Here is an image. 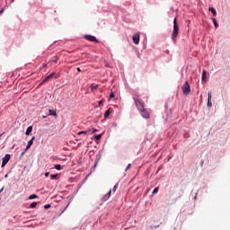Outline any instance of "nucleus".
Here are the masks:
<instances>
[{"label": "nucleus", "mask_w": 230, "mask_h": 230, "mask_svg": "<svg viewBox=\"0 0 230 230\" xmlns=\"http://www.w3.org/2000/svg\"><path fill=\"white\" fill-rule=\"evenodd\" d=\"M133 100L135 102V105H136L137 111H141V110L145 109V102H143V100H141L139 98V96L134 95Z\"/></svg>", "instance_id": "obj_1"}, {"label": "nucleus", "mask_w": 230, "mask_h": 230, "mask_svg": "<svg viewBox=\"0 0 230 230\" xmlns=\"http://www.w3.org/2000/svg\"><path fill=\"white\" fill-rule=\"evenodd\" d=\"M177 35H179V25H177V18H174L173 31H172V36L173 42H175V40H177Z\"/></svg>", "instance_id": "obj_2"}, {"label": "nucleus", "mask_w": 230, "mask_h": 230, "mask_svg": "<svg viewBox=\"0 0 230 230\" xmlns=\"http://www.w3.org/2000/svg\"><path fill=\"white\" fill-rule=\"evenodd\" d=\"M181 91L185 95H188L190 94V93H191V88L190 87V84H188V81H186L184 85H182Z\"/></svg>", "instance_id": "obj_3"}, {"label": "nucleus", "mask_w": 230, "mask_h": 230, "mask_svg": "<svg viewBox=\"0 0 230 230\" xmlns=\"http://www.w3.org/2000/svg\"><path fill=\"white\" fill-rule=\"evenodd\" d=\"M138 112L141 114L142 118H145L146 119H149L150 112L147 111V110L146 108L139 110Z\"/></svg>", "instance_id": "obj_4"}, {"label": "nucleus", "mask_w": 230, "mask_h": 230, "mask_svg": "<svg viewBox=\"0 0 230 230\" xmlns=\"http://www.w3.org/2000/svg\"><path fill=\"white\" fill-rule=\"evenodd\" d=\"M55 75V72L50 74L49 75H48L47 77H45L41 83L39 84V86L40 87V85H44V84H46V82H49V80H51V78H53V76Z\"/></svg>", "instance_id": "obj_5"}, {"label": "nucleus", "mask_w": 230, "mask_h": 230, "mask_svg": "<svg viewBox=\"0 0 230 230\" xmlns=\"http://www.w3.org/2000/svg\"><path fill=\"white\" fill-rule=\"evenodd\" d=\"M84 39L86 40H89L90 42H98V39H96V37L92 36V35H85Z\"/></svg>", "instance_id": "obj_6"}, {"label": "nucleus", "mask_w": 230, "mask_h": 230, "mask_svg": "<svg viewBox=\"0 0 230 230\" xmlns=\"http://www.w3.org/2000/svg\"><path fill=\"white\" fill-rule=\"evenodd\" d=\"M2 168H4V166H6V164L8 163V161H10V155H5V156L4 158H2Z\"/></svg>", "instance_id": "obj_7"}, {"label": "nucleus", "mask_w": 230, "mask_h": 230, "mask_svg": "<svg viewBox=\"0 0 230 230\" xmlns=\"http://www.w3.org/2000/svg\"><path fill=\"white\" fill-rule=\"evenodd\" d=\"M33 141H35V137H32L31 139L28 142L27 146L25 148V152L31 148V145H33Z\"/></svg>", "instance_id": "obj_8"}, {"label": "nucleus", "mask_w": 230, "mask_h": 230, "mask_svg": "<svg viewBox=\"0 0 230 230\" xmlns=\"http://www.w3.org/2000/svg\"><path fill=\"white\" fill-rule=\"evenodd\" d=\"M134 44H139V33H135L132 37Z\"/></svg>", "instance_id": "obj_9"}, {"label": "nucleus", "mask_w": 230, "mask_h": 230, "mask_svg": "<svg viewBox=\"0 0 230 230\" xmlns=\"http://www.w3.org/2000/svg\"><path fill=\"white\" fill-rule=\"evenodd\" d=\"M208 107H212L213 103L211 102V98H212V95H211V92H208Z\"/></svg>", "instance_id": "obj_10"}, {"label": "nucleus", "mask_w": 230, "mask_h": 230, "mask_svg": "<svg viewBox=\"0 0 230 230\" xmlns=\"http://www.w3.org/2000/svg\"><path fill=\"white\" fill-rule=\"evenodd\" d=\"M111 193H112V190H110L109 192H108V194L105 195V196L102 198V200H104V202L107 201V200H109V199H111Z\"/></svg>", "instance_id": "obj_11"}, {"label": "nucleus", "mask_w": 230, "mask_h": 230, "mask_svg": "<svg viewBox=\"0 0 230 230\" xmlns=\"http://www.w3.org/2000/svg\"><path fill=\"white\" fill-rule=\"evenodd\" d=\"M31 130H33V127L32 126L28 127L25 132L26 136H30L31 134Z\"/></svg>", "instance_id": "obj_12"}, {"label": "nucleus", "mask_w": 230, "mask_h": 230, "mask_svg": "<svg viewBox=\"0 0 230 230\" xmlns=\"http://www.w3.org/2000/svg\"><path fill=\"white\" fill-rule=\"evenodd\" d=\"M49 116H57V111L53 110H49Z\"/></svg>", "instance_id": "obj_13"}, {"label": "nucleus", "mask_w": 230, "mask_h": 230, "mask_svg": "<svg viewBox=\"0 0 230 230\" xmlns=\"http://www.w3.org/2000/svg\"><path fill=\"white\" fill-rule=\"evenodd\" d=\"M208 10H209V12H211V13H213V15H214L215 17H217V10H215V8L210 7Z\"/></svg>", "instance_id": "obj_14"}, {"label": "nucleus", "mask_w": 230, "mask_h": 230, "mask_svg": "<svg viewBox=\"0 0 230 230\" xmlns=\"http://www.w3.org/2000/svg\"><path fill=\"white\" fill-rule=\"evenodd\" d=\"M111 116V109L107 110L104 113V118H109Z\"/></svg>", "instance_id": "obj_15"}, {"label": "nucleus", "mask_w": 230, "mask_h": 230, "mask_svg": "<svg viewBox=\"0 0 230 230\" xmlns=\"http://www.w3.org/2000/svg\"><path fill=\"white\" fill-rule=\"evenodd\" d=\"M212 22H213L215 28H217V27H218V22H217V19L213 18V19H212Z\"/></svg>", "instance_id": "obj_16"}, {"label": "nucleus", "mask_w": 230, "mask_h": 230, "mask_svg": "<svg viewBox=\"0 0 230 230\" xmlns=\"http://www.w3.org/2000/svg\"><path fill=\"white\" fill-rule=\"evenodd\" d=\"M39 196H37L36 194H32L29 197V200H33V199H38Z\"/></svg>", "instance_id": "obj_17"}, {"label": "nucleus", "mask_w": 230, "mask_h": 230, "mask_svg": "<svg viewBox=\"0 0 230 230\" xmlns=\"http://www.w3.org/2000/svg\"><path fill=\"white\" fill-rule=\"evenodd\" d=\"M94 139H95L96 141H100V139H102V134H100V135H95V136H94Z\"/></svg>", "instance_id": "obj_18"}, {"label": "nucleus", "mask_w": 230, "mask_h": 230, "mask_svg": "<svg viewBox=\"0 0 230 230\" xmlns=\"http://www.w3.org/2000/svg\"><path fill=\"white\" fill-rule=\"evenodd\" d=\"M57 177H58V174H51L50 175V179H52V181L57 180Z\"/></svg>", "instance_id": "obj_19"}, {"label": "nucleus", "mask_w": 230, "mask_h": 230, "mask_svg": "<svg viewBox=\"0 0 230 230\" xmlns=\"http://www.w3.org/2000/svg\"><path fill=\"white\" fill-rule=\"evenodd\" d=\"M30 208L31 209H33L34 208H37V202H32L31 205H30Z\"/></svg>", "instance_id": "obj_20"}, {"label": "nucleus", "mask_w": 230, "mask_h": 230, "mask_svg": "<svg viewBox=\"0 0 230 230\" xmlns=\"http://www.w3.org/2000/svg\"><path fill=\"white\" fill-rule=\"evenodd\" d=\"M91 89H92V91L98 89V84H92Z\"/></svg>", "instance_id": "obj_21"}, {"label": "nucleus", "mask_w": 230, "mask_h": 230, "mask_svg": "<svg viewBox=\"0 0 230 230\" xmlns=\"http://www.w3.org/2000/svg\"><path fill=\"white\" fill-rule=\"evenodd\" d=\"M52 62H54L55 64H57V62H58V57H54L53 58H52Z\"/></svg>", "instance_id": "obj_22"}, {"label": "nucleus", "mask_w": 230, "mask_h": 230, "mask_svg": "<svg viewBox=\"0 0 230 230\" xmlns=\"http://www.w3.org/2000/svg\"><path fill=\"white\" fill-rule=\"evenodd\" d=\"M159 192V187L155 188V190H153V195H155V193Z\"/></svg>", "instance_id": "obj_23"}, {"label": "nucleus", "mask_w": 230, "mask_h": 230, "mask_svg": "<svg viewBox=\"0 0 230 230\" xmlns=\"http://www.w3.org/2000/svg\"><path fill=\"white\" fill-rule=\"evenodd\" d=\"M55 169H56V170H62V165H60V164H56V165H55Z\"/></svg>", "instance_id": "obj_24"}, {"label": "nucleus", "mask_w": 230, "mask_h": 230, "mask_svg": "<svg viewBox=\"0 0 230 230\" xmlns=\"http://www.w3.org/2000/svg\"><path fill=\"white\" fill-rule=\"evenodd\" d=\"M77 134H78V136H82V134L86 135V134H87V131H80V132H78Z\"/></svg>", "instance_id": "obj_25"}, {"label": "nucleus", "mask_w": 230, "mask_h": 230, "mask_svg": "<svg viewBox=\"0 0 230 230\" xmlns=\"http://www.w3.org/2000/svg\"><path fill=\"white\" fill-rule=\"evenodd\" d=\"M206 78V72L205 70L202 72V80L204 81Z\"/></svg>", "instance_id": "obj_26"}, {"label": "nucleus", "mask_w": 230, "mask_h": 230, "mask_svg": "<svg viewBox=\"0 0 230 230\" xmlns=\"http://www.w3.org/2000/svg\"><path fill=\"white\" fill-rule=\"evenodd\" d=\"M115 94H114V92H111V93H110V98H115Z\"/></svg>", "instance_id": "obj_27"}, {"label": "nucleus", "mask_w": 230, "mask_h": 230, "mask_svg": "<svg viewBox=\"0 0 230 230\" xmlns=\"http://www.w3.org/2000/svg\"><path fill=\"white\" fill-rule=\"evenodd\" d=\"M49 208H51V205H49V204H47V205H45V207H44L45 209H49Z\"/></svg>", "instance_id": "obj_28"}, {"label": "nucleus", "mask_w": 230, "mask_h": 230, "mask_svg": "<svg viewBox=\"0 0 230 230\" xmlns=\"http://www.w3.org/2000/svg\"><path fill=\"white\" fill-rule=\"evenodd\" d=\"M130 166H131L130 164H128V166L126 167V172H127L128 170H130Z\"/></svg>", "instance_id": "obj_29"}, {"label": "nucleus", "mask_w": 230, "mask_h": 230, "mask_svg": "<svg viewBox=\"0 0 230 230\" xmlns=\"http://www.w3.org/2000/svg\"><path fill=\"white\" fill-rule=\"evenodd\" d=\"M116 190H118V186H117V185H115V186L113 187V192H116Z\"/></svg>", "instance_id": "obj_30"}, {"label": "nucleus", "mask_w": 230, "mask_h": 230, "mask_svg": "<svg viewBox=\"0 0 230 230\" xmlns=\"http://www.w3.org/2000/svg\"><path fill=\"white\" fill-rule=\"evenodd\" d=\"M94 132H98V129L93 128V131H92V134H94Z\"/></svg>", "instance_id": "obj_31"}, {"label": "nucleus", "mask_w": 230, "mask_h": 230, "mask_svg": "<svg viewBox=\"0 0 230 230\" xmlns=\"http://www.w3.org/2000/svg\"><path fill=\"white\" fill-rule=\"evenodd\" d=\"M103 103V100L99 101V105H102Z\"/></svg>", "instance_id": "obj_32"}, {"label": "nucleus", "mask_w": 230, "mask_h": 230, "mask_svg": "<svg viewBox=\"0 0 230 230\" xmlns=\"http://www.w3.org/2000/svg\"><path fill=\"white\" fill-rule=\"evenodd\" d=\"M45 177H49V172H45Z\"/></svg>", "instance_id": "obj_33"}, {"label": "nucleus", "mask_w": 230, "mask_h": 230, "mask_svg": "<svg viewBox=\"0 0 230 230\" xmlns=\"http://www.w3.org/2000/svg\"><path fill=\"white\" fill-rule=\"evenodd\" d=\"M200 164L201 166H204V160H201Z\"/></svg>", "instance_id": "obj_34"}, {"label": "nucleus", "mask_w": 230, "mask_h": 230, "mask_svg": "<svg viewBox=\"0 0 230 230\" xmlns=\"http://www.w3.org/2000/svg\"><path fill=\"white\" fill-rule=\"evenodd\" d=\"M47 66H48L47 64H43V65H42V67H43V68H44V67H47Z\"/></svg>", "instance_id": "obj_35"}, {"label": "nucleus", "mask_w": 230, "mask_h": 230, "mask_svg": "<svg viewBox=\"0 0 230 230\" xmlns=\"http://www.w3.org/2000/svg\"><path fill=\"white\" fill-rule=\"evenodd\" d=\"M137 57H138V58H141V56L139 55V53L137 54Z\"/></svg>", "instance_id": "obj_36"}, {"label": "nucleus", "mask_w": 230, "mask_h": 230, "mask_svg": "<svg viewBox=\"0 0 230 230\" xmlns=\"http://www.w3.org/2000/svg\"><path fill=\"white\" fill-rule=\"evenodd\" d=\"M4 177H5V179H6V178L8 177V174H5Z\"/></svg>", "instance_id": "obj_37"}, {"label": "nucleus", "mask_w": 230, "mask_h": 230, "mask_svg": "<svg viewBox=\"0 0 230 230\" xmlns=\"http://www.w3.org/2000/svg\"><path fill=\"white\" fill-rule=\"evenodd\" d=\"M77 71H79V72H80V71H81V70H80V68H77Z\"/></svg>", "instance_id": "obj_38"}, {"label": "nucleus", "mask_w": 230, "mask_h": 230, "mask_svg": "<svg viewBox=\"0 0 230 230\" xmlns=\"http://www.w3.org/2000/svg\"><path fill=\"white\" fill-rule=\"evenodd\" d=\"M22 155H24V152L22 153Z\"/></svg>", "instance_id": "obj_39"}, {"label": "nucleus", "mask_w": 230, "mask_h": 230, "mask_svg": "<svg viewBox=\"0 0 230 230\" xmlns=\"http://www.w3.org/2000/svg\"><path fill=\"white\" fill-rule=\"evenodd\" d=\"M1 191H3V188L0 190V193H1Z\"/></svg>", "instance_id": "obj_40"}, {"label": "nucleus", "mask_w": 230, "mask_h": 230, "mask_svg": "<svg viewBox=\"0 0 230 230\" xmlns=\"http://www.w3.org/2000/svg\"><path fill=\"white\" fill-rule=\"evenodd\" d=\"M3 12V10L0 11V13Z\"/></svg>", "instance_id": "obj_41"}, {"label": "nucleus", "mask_w": 230, "mask_h": 230, "mask_svg": "<svg viewBox=\"0 0 230 230\" xmlns=\"http://www.w3.org/2000/svg\"><path fill=\"white\" fill-rule=\"evenodd\" d=\"M55 78H58V76H55Z\"/></svg>", "instance_id": "obj_42"}, {"label": "nucleus", "mask_w": 230, "mask_h": 230, "mask_svg": "<svg viewBox=\"0 0 230 230\" xmlns=\"http://www.w3.org/2000/svg\"><path fill=\"white\" fill-rule=\"evenodd\" d=\"M1 136H3V134L0 135V137H1Z\"/></svg>", "instance_id": "obj_43"}, {"label": "nucleus", "mask_w": 230, "mask_h": 230, "mask_svg": "<svg viewBox=\"0 0 230 230\" xmlns=\"http://www.w3.org/2000/svg\"><path fill=\"white\" fill-rule=\"evenodd\" d=\"M43 118H46V116H43Z\"/></svg>", "instance_id": "obj_44"}]
</instances>
